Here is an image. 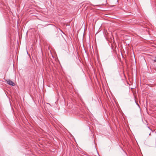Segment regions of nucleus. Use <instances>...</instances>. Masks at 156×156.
<instances>
[{
    "instance_id": "nucleus-2",
    "label": "nucleus",
    "mask_w": 156,
    "mask_h": 156,
    "mask_svg": "<svg viewBox=\"0 0 156 156\" xmlns=\"http://www.w3.org/2000/svg\"><path fill=\"white\" fill-rule=\"evenodd\" d=\"M152 61H153L154 62H156V56L154 57V59L152 60Z\"/></svg>"
},
{
    "instance_id": "nucleus-1",
    "label": "nucleus",
    "mask_w": 156,
    "mask_h": 156,
    "mask_svg": "<svg viewBox=\"0 0 156 156\" xmlns=\"http://www.w3.org/2000/svg\"><path fill=\"white\" fill-rule=\"evenodd\" d=\"M6 81H7V83L10 85L14 86L15 85V83L12 80H10L8 79L7 80H6Z\"/></svg>"
}]
</instances>
